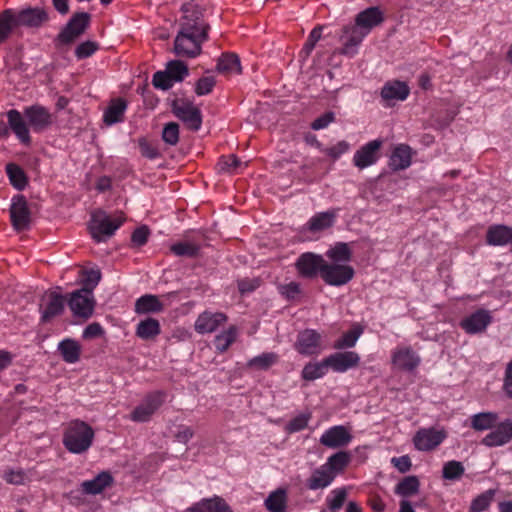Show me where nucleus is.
<instances>
[{"label": "nucleus", "instance_id": "obj_1", "mask_svg": "<svg viewBox=\"0 0 512 512\" xmlns=\"http://www.w3.org/2000/svg\"><path fill=\"white\" fill-rule=\"evenodd\" d=\"M194 0L181 6L183 13L179 30L174 39L173 52L179 58L194 59L202 53V46L209 39L210 25Z\"/></svg>", "mask_w": 512, "mask_h": 512}, {"label": "nucleus", "instance_id": "obj_2", "mask_svg": "<svg viewBox=\"0 0 512 512\" xmlns=\"http://www.w3.org/2000/svg\"><path fill=\"white\" fill-rule=\"evenodd\" d=\"M383 21L384 14L379 7H369L359 12L355 17L354 25L343 27L340 37L342 43L340 54L353 57L363 39Z\"/></svg>", "mask_w": 512, "mask_h": 512}, {"label": "nucleus", "instance_id": "obj_3", "mask_svg": "<svg viewBox=\"0 0 512 512\" xmlns=\"http://www.w3.org/2000/svg\"><path fill=\"white\" fill-rule=\"evenodd\" d=\"M94 436V430L89 424L76 419L70 421L65 428L62 443L70 453L83 454L92 446Z\"/></svg>", "mask_w": 512, "mask_h": 512}, {"label": "nucleus", "instance_id": "obj_4", "mask_svg": "<svg viewBox=\"0 0 512 512\" xmlns=\"http://www.w3.org/2000/svg\"><path fill=\"white\" fill-rule=\"evenodd\" d=\"M167 393L163 390H156L148 393L130 414L134 422H148L156 411L165 403Z\"/></svg>", "mask_w": 512, "mask_h": 512}, {"label": "nucleus", "instance_id": "obj_5", "mask_svg": "<svg viewBox=\"0 0 512 512\" xmlns=\"http://www.w3.org/2000/svg\"><path fill=\"white\" fill-rule=\"evenodd\" d=\"M120 218H112L105 212L99 211L92 215L89 229L92 238L97 242H104L122 225Z\"/></svg>", "mask_w": 512, "mask_h": 512}, {"label": "nucleus", "instance_id": "obj_6", "mask_svg": "<svg viewBox=\"0 0 512 512\" xmlns=\"http://www.w3.org/2000/svg\"><path fill=\"white\" fill-rule=\"evenodd\" d=\"M91 15L87 12H77L69 19L57 35V42L69 45L79 38L89 27Z\"/></svg>", "mask_w": 512, "mask_h": 512}, {"label": "nucleus", "instance_id": "obj_7", "mask_svg": "<svg viewBox=\"0 0 512 512\" xmlns=\"http://www.w3.org/2000/svg\"><path fill=\"white\" fill-rule=\"evenodd\" d=\"M173 114L183 121L192 131H198L202 125L201 110L193 102L186 99H175L172 102Z\"/></svg>", "mask_w": 512, "mask_h": 512}, {"label": "nucleus", "instance_id": "obj_8", "mask_svg": "<svg viewBox=\"0 0 512 512\" xmlns=\"http://www.w3.org/2000/svg\"><path fill=\"white\" fill-rule=\"evenodd\" d=\"M294 349L301 355H318L322 350V336L314 329H304L297 334Z\"/></svg>", "mask_w": 512, "mask_h": 512}, {"label": "nucleus", "instance_id": "obj_9", "mask_svg": "<svg viewBox=\"0 0 512 512\" xmlns=\"http://www.w3.org/2000/svg\"><path fill=\"white\" fill-rule=\"evenodd\" d=\"M10 219L13 228L20 232L27 230L31 222V212L23 195H15L10 206Z\"/></svg>", "mask_w": 512, "mask_h": 512}, {"label": "nucleus", "instance_id": "obj_10", "mask_svg": "<svg viewBox=\"0 0 512 512\" xmlns=\"http://www.w3.org/2000/svg\"><path fill=\"white\" fill-rule=\"evenodd\" d=\"M94 299L91 289L82 288L74 291L69 300L68 306L77 317L89 318L94 310Z\"/></svg>", "mask_w": 512, "mask_h": 512}, {"label": "nucleus", "instance_id": "obj_11", "mask_svg": "<svg viewBox=\"0 0 512 512\" xmlns=\"http://www.w3.org/2000/svg\"><path fill=\"white\" fill-rule=\"evenodd\" d=\"M24 116L27 119L29 127L35 133H41L47 130L53 123L50 111L39 104L24 108Z\"/></svg>", "mask_w": 512, "mask_h": 512}, {"label": "nucleus", "instance_id": "obj_12", "mask_svg": "<svg viewBox=\"0 0 512 512\" xmlns=\"http://www.w3.org/2000/svg\"><path fill=\"white\" fill-rule=\"evenodd\" d=\"M354 274L353 267L349 265L326 262L321 278L328 285L342 286L348 283L354 277Z\"/></svg>", "mask_w": 512, "mask_h": 512}, {"label": "nucleus", "instance_id": "obj_13", "mask_svg": "<svg viewBox=\"0 0 512 512\" xmlns=\"http://www.w3.org/2000/svg\"><path fill=\"white\" fill-rule=\"evenodd\" d=\"M326 261L321 255L311 252L303 253L296 261V268L300 276L304 278H314L318 274L322 277Z\"/></svg>", "mask_w": 512, "mask_h": 512}, {"label": "nucleus", "instance_id": "obj_14", "mask_svg": "<svg viewBox=\"0 0 512 512\" xmlns=\"http://www.w3.org/2000/svg\"><path fill=\"white\" fill-rule=\"evenodd\" d=\"M391 361L397 369L412 372L420 365L421 358L410 346H398L392 351Z\"/></svg>", "mask_w": 512, "mask_h": 512}, {"label": "nucleus", "instance_id": "obj_15", "mask_svg": "<svg viewBox=\"0 0 512 512\" xmlns=\"http://www.w3.org/2000/svg\"><path fill=\"white\" fill-rule=\"evenodd\" d=\"M446 438L443 430L435 428H422L413 437V443L419 451H431L438 447Z\"/></svg>", "mask_w": 512, "mask_h": 512}, {"label": "nucleus", "instance_id": "obj_16", "mask_svg": "<svg viewBox=\"0 0 512 512\" xmlns=\"http://www.w3.org/2000/svg\"><path fill=\"white\" fill-rule=\"evenodd\" d=\"M382 145V139H375L360 147L353 156L354 165L363 169L375 164L380 157Z\"/></svg>", "mask_w": 512, "mask_h": 512}, {"label": "nucleus", "instance_id": "obj_17", "mask_svg": "<svg viewBox=\"0 0 512 512\" xmlns=\"http://www.w3.org/2000/svg\"><path fill=\"white\" fill-rule=\"evenodd\" d=\"M66 300L64 296L57 292L47 293L40 305L41 321L50 322L53 318L61 315L64 311Z\"/></svg>", "mask_w": 512, "mask_h": 512}, {"label": "nucleus", "instance_id": "obj_18", "mask_svg": "<svg viewBox=\"0 0 512 512\" xmlns=\"http://www.w3.org/2000/svg\"><path fill=\"white\" fill-rule=\"evenodd\" d=\"M325 358L329 369L337 373L356 368L360 363V356L355 351L336 352Z\"/></svg>", "mask_w": 512, "mask_h": 512}, {"label": "nucleus", "instance_id": "obj_19", "mask_svg": "<svg viewBox=\"0 0 512 512\" xmlns=\"http://www.w3.org/2000/svg\"><path fill=\"white\" fill-rule=\"evenodd\" d=\"M16 18L19 26L29 28H39L50 20L48 11L42 7H28L16 11Z\"/></svg>", "mask_w": 512, "mask_h": 512}, {"label": "nucleus", "instance_id": "obj_20", "mask_svg": "<svg viewBox=\"0 0 512 512\" xmlns=\"http://www.w3.org/2000/svg\"><path fill=\"white\" fill-rule=\"evenodd\" d=\"M512 439V420L506 419L492 428L481 441L487 447H499L507 444Z\"/></svg>", "mask_w": 512, "mask_h": 512}, {"label": "nucleus", "instance_id": "obj_21", "mask_svg": "<svg viewBox=\"0 0 512 512\" xmlns=\"http://www.w3.org/2000/svg\"><path fill=\"white\" fill-rule=\"evenodd\" d=\"M352 440L349 430L342 425H336L327 429L320 437V443L328 448H341Z\"/></svg>", "mask_w": 512, "mask_h": 512}, {"label": "nucleus", "instance_id": "obj_22", "mask_svg": "<svg viewBox=\"0 0 512 512\" xmlns=\"http://www.w3.org/2000/svg\"><path fill=\"white\" fill-rule=\"evenodd\" d=\"M6 116L10 130L15 134L19 141L24 145H30L31 136L29 125L24 119V113L22 114L16 109H11L7 111Z\"/></svg>", "mask_w": 512, "mask_h": 512}, {"label": "nucleus", "instance_id": "obj_23", "mask_svg": "<svg viewBox=\"0 0 512 512\" xmlns=\"http://www.w3.org/2000/svg\"><path fill=\"white\" fill-rule=\"evenodd\" d=\"M492 316L485 309H478L471 315L461 320V328L468 334H476L483 332L491 323Z\"/></svg>", "mask_w": 512, "mask_h": 512}, {"label": "nucleus", "instance_id": "obj_24", "mask_svg": "<svg viewBox=\"0 0 512 512\" xmlns=\"http://www.w3.org/2000/svg\"><path fill=\"white\" fill-rule=\"evenodd\" d=\"M227 320L223 313L203 312L195 322V330L200 334L212 333Z\"/></svg>", "mask_w": 512, "mask_h": 512}, {"label": "nucleus", "instance_id": "obj_25", "mask_svg": "<svg viewBox=\"0 0 512 512\" xmlns=\"http://www.w3.org/2000/svg\"><path fill=\"white\" fill-rule=\"evenodd\" d=\"M486 243L490 246H505L512 243V227L495 224L486 232Z\"/></svg>", "mask_w": 512, "mask_h": 512}, {"label": "nucleus", "instance_id": "obj_26", "mask_svg": "<svg viewBox=\"0 0 512 512\" xmlns=\"http://www.w3.org/2000/svg\"><path fill=\"white\" fill-rule=\"evenodd\" d=\"M114 479L110 472L103 471L92 480H86L81 483V490L87 495H96L103 492L106 488L112 486Z\"/></svg>", "mask_w": 512, "mask_h": 512}, {"label": "nucleus", "instance_id": "obj_27", "mask_svg": "<svg viewBox=\"0 0 512 512\" xmlns=\"http://www.w3.org/2000/svg\"><path fill=\"white\" fill-rule=\"evenodd\" d=\"M184 512H232L229 505L220 497L204 498L194 503Z\"/></svg>", "mask_w": 512, "mask_h": 512}, {"label": "nucleus", "instance_id": "obj_28", "mask_svg": "<svg viewBox=\"0 0 512 512\" xmlns=\"http://www.w3.org/2000/svg\"><path fill=\"white\" fill-rule=\"evenodd\" d=\"M335 479V475L321 465L312 471L310 477L306 480V487L309 490H319L328 487Z\"/></svg>", "mask_w": 512, "mask_h": 512}, {"label": "nucleus", "instance_id": "obj_29", "mask_svg": "<svg viewBox=\"0 0 512 512\" xmlns=\"http://www.w3.org/2000/svg\"><path fill=\"white\" fill-rule=\"evenodd\" d=\"M410 93V89L405 82L394 80L385 83L381 89V97L385 101H404Z\"/></svg>", "mask_w": 512, "mask_h": 512}, {"label": "nucleus", "instance_id": "obj_30", "mask_svg": "<svg viewBox=\"0 0 512 512\" xmlns=\"http://www.w3.org/2000/svg\"><path fill=\"white\" fill-rule=\"evenodd\" d=\"M411 148L405 144L397 145L389 160V166L392 170H404L411 165Z\"/></svg>", "mask_w": 512, "mask_h": 512}, {"label": "nucleus", "instance_id": "obj_31", "mask_svg": "<svg viewBox=\"0 0 512 512\" xmlns=\"http://www.w3.org/2000/svg\"><path fill=\"white\" fill-rule=\"evenodd\" d=\"M58 352L66 363L74 364L80 360L81 345L75 339L65 338L59 342Z\"/></svg>", "mask_w": 512, "mask_h": 512}, {"label": "nucleus", "instance_id": "obj_32", "mask_svg": "<svg viewBox=\"0 0 512 512\" xmlns=\"http://www.w3.org/2000/svg\"><path fill=\"white\" fill-rule=\"evenodd\" d=\"M127 103L122 98L113 99L104 112L103 120L107 125H113L124 120Z\"/></svg>", "mask_w": 512, "mask_h": 512}, {"label": "nucleus", "instance_id": "obj_33", "mask_svg": "<svg viewBox=\"0 0 512 512\" xmlns=\"http://www.w3.org/2000/svg\"><path fill=\"white\" fill-rule=\"evenodd\" d=\"M335 211H326L315 214L307 223L310 232H320L334 225L336 219Z\"/></svg>", "mask_w": 512, "mask_h": 512}, {"label": "nucleus", "instance_id": "obj_34", "mask_svg": "<svg viewBox=\"0 0 512 512\" xmlns=\"http://www.w3.org/2000/svg\"><path fill=\"white\" fill-rule=\"evenodd\" d=\"M363 332L364 327L361 324L353 323L351 328L334 342L333 347L338 350L352 348L356 345L357 340Z\"/></svg>", "mask_w": 512, "mask_h": 512}, {"label": "nucleus", "instance_id": "obj_35", "mask_svg": "<svg viewBox=\"0 0 512 512\" xmlns=\"http://www.w3.org/2000/svg\"><path fill=\"white\" fill-rule=\"evenodd\" d=\"M19 27L16 11L13 9H6L0 13V44L4 43L10 34Z\"/></svg>", "mask_w": 512, "mask_h": 512}, {"label": "nucleus", "instance_id": "obj_36", "mask_svg": "<svg viewBox=\"0 0 512 512\" xmlns=\"http://www.w3.org/2000/svg\"><path fill=\"white\" fill-rule=\"evenodd\" d=\"M420 481L417 476L409 475L402 478L394 488V493L403 498H409L419 493Z\"/></svg>", "mask_w": 512, "mask_h": 512}, {"label": "nucleus", "instance_id": "obj_37", "mask_svg": "<svg viewBox=\"0 0 512 512\" xmlns=\"http://www.w3.org/2000/svg\"><path fill=\"white\" fill-rule=\"evenodd\" d=\"M163 310V304L157 296L146 294L136 300L135 312L138 314L157 313Z\"/></svg>", "mask_w": 512, "mask_h": 512}, {"label": "nucleus", "instance_id": "obj_38", "mask_svg": "<svg viewBox=\"0 0 512 512\" xmlns=\"http://www.w3.org/2000/svg\"><path fill=\"white\" fill-rule=\"evenodd\" d=\"M5 170L11 185L15 189L22 191L26 188L28 185V177L19 165L15 163H8Z\"/></svg>", "mask_w": 512, "mask_h": 512}, {"label": "nucleus", "instance_id": "obj_39", "mask_svg": "<svg viewBox=\"0 0 512 512\" xmlns=\"http://www.w3.org/2000/svg\"><path fill=\"white\" fill-rule=\"evenodd\" d=\"M498 421V415L493 412H482L470 417V426L476 431L492 429Z\"/></svg>", "mask_w": 512, "mask_h": 512}, {"label": "nucleus", "instance_id": "obj_40", "mask_svg": "<svg viewBox=\"0 0 512 512\" xmlns=\"http://www.w3.org/2000/svg\"><path fill=\"white\" fill-rule=\"evenodd\" d=\"M160 332L159 321L151 317L140 321L136 328V335L143 340L153 339L158 336Z\"/></svg>", "mask_w": 512, "mask_h": 512}, {"label": "nucleus", "instance_id": "obj_41", "mask_svg": "<svg viewBox=\"0 0 512 512\" xmlns=\"http://www.w3.org/2000/svg\"><path fill=\"white\" fill-rule=\"evenodd\" d=\"M350 461L351 454L349 452L339 451L331 455L323 465L336 477L338 473L342 472L349 465Z\"/></svg>", "mask_w": 512, "mask_h": 512}, {"label": "nucleus", "instance_id": "obj_42", "mask_svg": "<svg viewBox=\"0 0 512 512\" xmlns=\"http://www.w3.org/2000/svg\"><path fill=\"white\" fill-rule=\"evenodd\" d=\"M328 370L329 367L326 358H324L320 362L307 363L304 366L301 375L302 378L306 381H314L325 376Z\"/></svg>", "mask_w": 512, "mask_h": 512}, {"label": "nucleus", "instance_id": "obj_43", "mask_svg": "<svg viewBox=\"0 0 512 512\" xmlns=\"http://www.w3.org/2000/svg\"><path fill=\"white\" fill-rule=\"evenodd\" d=\"M265 507L269 512H285L287 507V494L284 489L271 492L265 500Z\"/></svg>", "mask_w": 512, "mask_h": 512}, {"label": "nucleus", "instance_id": "obj_44", "mask_svg": "<svg viewBox=\"0 0 512 512\" xmlns=\"http://www.w3.org/2000/svg\"><path fill=\"white\" fill-rule=\"evenodd\" d=\"M217 70L221 73L232 74L241 73V65L239 57L234 53H224L218 59Z\"/></svg>", "mask_w": 512, "mask_h": 512}, {"label": "nucleus", "instance_id": "obj_45", "mask_svg": "<svg viewBox=\"0 0 512 512\" xmlns=\"http://www.w3.org/2000/svg\"><path fill=\"white\" fill-rule=\"evenodd\" d=\"M201 246L198 243L192 241H181L171 245V252L180 257H197L200 252Z\"/></svg>", "mask_w": 512, "mask_h": 512}, {"label": "nucleus", "instance_id": "obj_46", "mask_svg": "<svg viewBox=\"0 0 512 512\" xmlns=\"http://www.w3.org/2000/svg\"><path fill=\"white\" fill-rule=\"evenodd\" d=\"M495 494H496L495 489H488V490L484 491L483 493L479 494L478 496H476L471 501V504L469 507V512L486 511L490 507V505L495 497Z\"/></svg>", "mask_w": 512, "mask_h": 512}, {"label": "nucleus", "instance_id": "obj_47", "mask_svg": "<svg viewBox=\"0 0 512 512\" xmlns=\"http://www.w3.org/2000/svg\"><path fill=\"white\" fill-rule=\"evenodd\" d=\"M465 473V467L462 462L450 460L444 463L442 468V477L449 481H459Z\"/></svg>", "mask_w": 512, "mask_h": 512}, {"label": "nucleus", "instance_id": "obj_48", "mask_svg": "<svg viewBox=\"0 0 512 512\" xmlns=\"http://www.w3.org/2000/svg\"><path fill=\"white\" fill-rule=\"evenodd\" d=\"M277 360V354L273 352H265L250 359L247 363V366L255 370H268L277 362Z\"/></svg>", "mask_w": 512, "mask_h": 512}, {"label": "nucleus", "instance_id": "obj_49", "mask_svg": "<svg viewBox=\"0 0 512 512\" xmlns=\"http://www.w3.org/2000/svg\"><path fill=\"white\" fill-rule=\"evenodd\" d=\"M165 70L169 73L173 82H180L189 74L188 66L181 60L169 61Z\"/></svg>", "mask_w": 512, "mask_h": 512}, {"label": "nucleus", "instance_id": "obj_50", "mask_svg": "<svg viewBox=\"0 0 512 512\" xmlns=\"http://www.w3.org/2000/svg\"><path fill=\"white\" fill-rule=\"evenodd\" d=\"M327 257L334 262H347L351 259V250L347 243L339 242L326 253Z\"/></svg>", "mask_w": 512, "mask_h": 512}, {"label": "nucleus", "instance_id": "obj_51", "mask_svg": "<svg viewBox=\"0 0 512 512\" xmlns=\"http://www.w3.org/2000/svg\"><path fill=\"white\" fill-rule=\"evenodd\" d=\"M236 329L230 327L227 331L217 335L214 340L216 349L220 352H225L230 345L235 341Z\"/></svg>", "mask_w": 512, "mask_h": 512}, {"label": "nucleus", "instance_id": "obj_52", "mask_svg": "<svg viewBox=\"0 0 512 512\" xmlns=\"http://www.w3.org/2000/svg\"><path fill=\"white\" fill-rule=\"evenodd\" d=\"M2 477L8 484L12 485H23L29 480L27 472L23 469L8 468L4 470Z\"/></svg>", "mask_w": 512, "mask_h": 512}, {"label": "nucleus", "instance_id": "obj_53", "mask_svg": "<svg viewBox=\"0 0 512 512\" xmlns=\"http://www.w3.org/2000/svg\"><path fill=\"white\" fill-rule=\"evenodd\" d=\"M322 35V27H315L309 34L300 54L303 55L304 58L309 57L313 49L315 48L316 43L320 40Z\"/></svg>", "mask_w": 512, "mask_h": 512}, {"label": "nucleus", "instance_id": "obj_54", "mask_svg": "<svg viewBox=\"0 0 512 512\" xmlns=\"http://www.w3.org/2000/svg\"><path fill=\"white\" fill-rule=\"evenodd\" d=\"M162 139L166 144L176 145L179 141V125L175 122L166 124L162 131Z\"/></svg>", "mask_w": 512, "mask_h": 512}, {"label": "nucleus", "instance_id": "obj_55", "mask_svg": "<svg viewBox=\"0 0 512 512\" xmlns=\"http://www.w3.org/2000/svg\"><path fill=\"white\" fill-rule=\"evenodd\" d=\"M99 49L98 43L94 41H85L80 43L75 49V56L82 60L92 56Z\"/></svg>", "mask_w": 512, "mask_h": 512}, {"label": "nucleus", "instance_id": "obj_56", "mask_svg": "<svg viewBox=\"0 0 512 512\" xmlns=\"http://www.w3.org/2000/svg\"><path fill=\"white\" fill-rule=\"evenodd\" d=\"M347 497V493L345 489H335L331 492V497L327 498V502L329 505V508L332 512H336L339 510Z\"/></svg>", "mask_w": 512, "mask_h": 512}, {"label": "nucleus", "instance_id": "obj_57", "mask_svg": "<svg viewBox=\"0 0 512 512\" xmlns=\"http://www.w3.org/2000/svg\"><path fill=\"white\" fill-rule=\"evenodd\" d=\"M216 84L215 78L213 76H204L201 77L195 85V93L198 96H203L210 94Z\"/></svg>", "mask_w": 512, "mask_h": 512}, {"label": "nucleus", "instance_id": "obj_58", "mask_svg": "<svg viewBox=\"0 0 512 512\" xmlns=\"http://www.w3.org/2000/svg\"><path fill=\"white\" fill-rule=\"evenodd\" d=\"M173 81L167 71H157L153 75L152 84L155 88L168 90L173 86Z\"/></svg>", "mask_w": 512, "mask_h": 512}, {"label": "nucleus", "instance_id": "obj_59", "mask_svg": "<svg viewBox=\"0 0 512 512\" xmlns=\"http://www.w3.org/2000/svg\"><path fill=\"white\" fill-rule=\"evenodd\" d=\"M241 164V161L236 155L222 156L219 161L221 171L234 172Z\"/></svg>", "mask_w": 512, "mask_h": 512}, {"label": "nucleus", "instance_id": "obj_60", "mask_svg": "<svg viewBox=\"0 0 512 512\" xmlns=\"http://www.w3.org/2000/svg\"><path fill=\"white\" fill-rule=\"evenodd\" d=\"M279 292L287 300H294L301 292L300 284L297 282H290L288 284L280 285Z\"/></svg>", "mask_w": 512, "mask_h": 512}, {"label": "nucleus", "instance_id": "obj_61", "mask_svg": "<svg viewBox=\"0 0 512 512\" xmlns=\"http://www.w3.org/2000/svg\"><path fill=\"white\" fill-rule=\"evenodd\" d=\"M309 418L310 417L308 415L304 414L294 417L287 424V431L289 433H295L305 429L308 425Z\"/></svg>", "mask_w": 512, "mask_h": 512}, {"label": "nucleus", "instance_id": "obj_62", "mask_svg": "<svg viewBox=\"0 0 512 512\" xmlns=\"http://www.w3.org/2000/svg\"><path fill=\"white\" fill-rule=\"evenodd\" d=\"M261 281L258 278H243L238 280L237 287L241 294H247L255 291L260 286Z\"/></svg>", "mask_w": 512, "mask_h": 512}, {"label": "nucleus", "instance_id": "obj_63", "mask_svg": "<svg viewBox=\"0 0 512 512\" xmlns=\"http://www.w3.org/2000/svg\"><path fill=\"white\" fill-rule=\"evenodd\" d=\"M335 121V114L332 111H328L321 115L320 117L316 118L311 123V128L313 130H321L329 126L332 122Z\"/></svg>", "mask_w": 512, "mask_h": 512}, {"label": "nucleus", "instance_id": "obj_64", "mask_svg": "<svg viewBox=\"0 0 512 512\" xmlns=\"http://www.w3.org/2000/svg\"><path fill=\"white\" fill-rule=\"evenodd\" d=\"M349 149V144L346 141H340L336 145L328 148L321 149L326 155L333 159L339 158L342 154L347 152Z\"/></svg>", "mask_w": 512, "mask_h": 512}]
</instances>
